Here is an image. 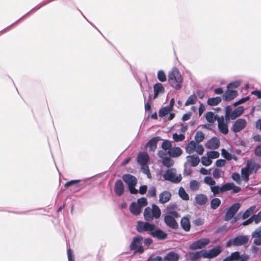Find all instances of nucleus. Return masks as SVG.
I'll return each instance as SVG.
<instances>
[{"instance_id": "e433bc0d", "label": "nucleus", "mask_w": 261, "mask_h": 261, "mask_svg": "<svg viewBox=\"0 0 261 261\" xmlns=\"http://www.w3.org/2000/svg\"><path fill=\"white\" fill-rule=\"evenodd\" d=\"M221 200L218 198H215L211 201V208L213 210L217 209L221 204Z\"/></svg>"}, {"instance_id": "c756f323", "label": "nucleus", "mask_w": 261, "mask_h": 261, "mask_svg": "<svg viewBox=\"0 0 261 261\" xmlns=\"http://www.w3.org/2000/svg\"><path fill=\"white\" fill-rule=\"evenodd\" d=\"M180 225L182 228L186 231H189L190 230L191 224L189 219L188 217H184L180 220Z\"/></svg>"}, {"instance_id": "c03bdc74", "label": "nucleus", "mask_w": 261, "mask_h": 261, "mask_svg": "<svg viewBox=\"0 0 261 261\" xmlns=\"http://www.w3.org/2000/svg\"><path fill=\"white\" fill-rule=\"evenodd\" d=\"M190 188L193 191H195L198 190L200 187L199 182L196 180H192L190 182Z\"/></svg>"}, {"instance_id": "aec40b11", "label": "nucleus", "mask_w": 261, "mask_h": 261, "mask_svg": "<svg viewBox=\"0 0 261 261\" xmlns=\"http://www.w3.org/2000/svg\"><path fill=\"white\" fill-rule=\"evenodd\" d=\"M238 95V92L236 90L227 89L223 95V99L225 101H229L233 99Z\"/></svg>"}, {"instance_id": "774afa93", "label": "nucleus", "mask_w": 261, "mask_h": 261, "mask_svg": "<svg viewBox=\"0 0 261 261\" xmlns=\"http://www.w3.org/2000/svg\"><path fill=\"white\" fill-rule=\"evenodd\" d=\"M255 154L258 156H261V143L255 149Z\"/></svg>"}, {"instance_id": "dca6fc26", "label": "nucleus", "mask_w": 261, "mask_h": 261, "mask_svg": "<svg viewBox=\"0 0 261 261\" xmlns=\"http://www.w3.org/2000/svg\"><path fill=\"white\" fill-rule=\"evenodd\" d=\"M218 126L219 131L223 134L226 135L228 133V128L223 116L218 119Z\"/></svg>"}, {"instance_id": "0eeeda50", "label": "nucleus", "mask_w": 261, "mask_h": 261, "mask_svg": "<svg viewBox=\"0 0 261 261\" xmlns=\"http://www.w3.org/2000/svg\"><path fill=\"white\" fill-rule=\"evenodd\" d=\"M143 237L137 236L134 238L132 243L130 245V249L134 250L136 253H142L144 251L142 246Z\"/></svg>"}, {"instance_id": "bb28decb", "label": "nucleus", "mask_w": 261, "mask_h": 261, "mask_svg": "<svg viewBox=\"0 0 261 261\" xmlns=\"http://www.w3.org/2000/svg\"><path fill=\"white\" fill-rule=\"evenodd\" d=\"M154 96L155 99L160 94H162L165 91V88L161 83H158L153 85Z\"/></svg>"}, {"instance_id": "052dcab7", "label": "nucleus", "mask_w": 261, "mask_h": 261, "mask_svg": "<svg viewBox=\"0 0 261 261\" xmlns=\"http://www.w3.org/2000/svg\"><path fill=\"white\" fill-rule=\"evenodd\" d=\"M148 196L151 197H153L156 196V189L154 186L150 187L148 191Z\"/></svg>"}, {"instance_id": "79ce46f5", "label": "nucleus", "mask_w": 261, "mask_h": 261, "mask_svg": "<svg viewBox=\"0 0 261 261\" xmlns=\"http://www.w3.org/2000/svg\"><path fill=\"white\" fill-rule=\"evenodd\" d=\"M178 194L179 197L184 200H188L189 199V195L186 192L184 188L182 187L179 188Z\"/></svg>"}, {"instance_id": "6e6d98bb", "label": "nucleus", "mask_w": 261, "mask_h": 261, "mask_svg": "<svg viewBox=\"0 0 261 261\" xmlns=\"http://www.w3.org/2000/svg\"><path fill=\"white\" fill-rule=\"evenodd\" d=\"M241 81L237 80L231 83H230L227 86V89H233L236 88L240 86Z\"/></svg>"}, {"instance_id": "603ef678", "label": "nucleus", "mask_w": 261, "mask_h": 261, "mask_svg": "<svg viewBox=\"0 0 261 261\" xmlns=\"http://www.w3.org/2000/svg\"><path fill=\"white\" fill-rule=\"evenodd\" d=\"M172 144L170 141L168 140H165L162 144V148L165 151L169 150L171 148Z\"/></svg>"}, {"instance_id": "c85d7f7f", "label": "nucleus", "mask_w": 261, "mask_h": 261, "mask_svg": "<svg viewBox=\"0 0 261 261\" xmlns=\"http://www.w3.org/2000/svg\"><path fill=\"white\" fill-rule=\"evenodd\" d=\"M168 153L170 156L177 158L182 154V150L178 147H171V148L168 151Z\"/></svg>"}, {"instance_id": "4be33fe9", "label": "nucleus", "mask_w": 261, "mask_h": 261, "mask_svg": "<svg viewBox=\"0 0 261 261\" xmlns=\"http://www.w3.org/2000/svg\"><path fill=\"white\" fill-rule=\"evenodd\" d=\"M195 201L199 205H203L208 201L207 196L204 194H198L195 196Z\"/></svg>"}, {"instance_id": "72a5a7b5", "label": "nucleus", "mask_w": 261, "mask_h": 261, "mask_svg": "<svg viewBox=\"0 0 261 261\" xmlns=\"http://www.w3.org/2000/svg\"><path fill=\"white\" fill-rule=\"evenodd\" d=\"M221 100V97L217 96L216 97L209 98L207 99V103L210 106H215L218 105L219 103H220Z\"/></svg>"}, {"instance_id": "58836bf2", "label": "nucleus", "mask_w": 261, "mask_h": 261, "mask_svg": "<svg viewBox=\"0 0 261 261\" xmlns=\"http://www.w3.org/2000/svg\"><path fill=\"white\" fill-rule=\"evenodd\" d=\"M210 189L211 192L213 193V196H215L219 194V193H223L222 187H219V186L214 185L213 186H211L210 187Z\"/></svg>"}, {"instance_id": "f3484780", "label": "nucleus", "mask_w": 261, "mask_h": 261, "mask_svg": "<svg viewBox=\"0 0 261 261\" xmlns=\"http://www.w3.org/2000/svg\"><path fill=\"white\" fill-rule=\"evenodd\" d=\"M251 236L254 238V244L257 246L261 245V226L252 232Z\"/></svg>"}, {"instance_id": "e2e57ef3", "label": "nucleus", "mask_w": 261, "mask_h": 261, "mask_svg": "<svg viewBox=\"0 0 261 261\" xmlns=\"http://www.w3.org/2000/svg\"><path fill=\"white\" fill-rule=\"evenodd\" d=\"M252 217L255 223H259L261 221V211L257 215H253Z\"/></svg>"}, {"instance_id": "c9c22d12", "label": "nucleus", "mask_w": 261, "mask_h": 261, "mask_svg": "<svg viewBox=\"0 0 261 261\" xmlns=\"http://www.w3.org/2000/svg\"><path fill=\"white\" fill-rule=\"evenodd\" d=\"M172 109L167 106L162 108L159 112V115L160 117H163L167 114H169L171 111Z\"/></svg>"}, {"instance_id": "338daca9", "label": "nucleus", "mask_w": 261, "mask_h": 261, "mask_svg": "<svg viewBox=\"0 0 261 261\" xmlns=\"http://www.w3.org/2000/svg\"><path fill=\"white\" fill-rule=\"evenodd\" d=\"M168 154V152H166V151L164 150H160L158 152L159 156L162 158L163 160L164 159H166L168 158L167 155Z\"/></svg>"}, {"instance_id": "680f3d73", "label": "nucleus", "mask_w": 261, "mask_h": 261, "mask_svg": "<svg viewBox=\"0 0 261 261\" xmlns=\"http://www.w3.org/2000/svg\"><path fill=\"white\" fill-rule=\"evenodd\" d=\"M195 151H196L199 155L202 154L204 152V148L203 146L201 144H199V143H197Z\"/></svg>"}, {"instance_id": "bf43d9fd", "label": "nucleus", "mask_w": 261, "mask_h": 261, "mask_svg": "<svg viewBox=\"0 0 261 261\" xmlns=\"http://www.w3.org/2000/svg\"><path fill=\"white\" fill-rule=\"evenodd\" d=\"M158 79L162 82L166 81V76L163 71L160 70L158 72Z\"/></svg>"}, {"instance_id": "09e8293b", "label": "nucleus", "mask_w": 261, "mask_h": 261, "mask_svg": "<svg viewBox=\"0 0 261 261\" xmlns=\"http://www.w3.org/2000/svg\"><path fill=\"white\" fill-rule=\"evenodd\" d=\"M162 163L165 166L167 167H170L173 165L174 161L170 158L168 157L163 160Z\"/></svg>"}, {"instance_id": "2eb2a0df", "label": "nucleus", "mask_w": 261, "mask_h": 261, "mask_svg": "<svg viewBox=\"0 0 261 261\" xmlns=\"http://www.w3.org/2000/svg\"><path fill=\"white\" fill-rule=\"evenodd\" d=\"M200 162L199 156L196 154L188 155L186 157V162L184 164V166L189 165L192 167L197 166Z\"/></svg>"}, {"instance_id": "423d86ee", "label": "nucleus", "mask_w": 261, "mask_h": 261, "mask_svg": "<svg viewBox=\"0 0 261 261\" xmlns=\"http://www.w3.org/2000/svg\"><path fill=\"white\" fill-rule=\"evenodd\" d=\"M248 240L249 238L247 236H239L228 240L226 243V247L242 246L246 244L248 242Z\"/></svg>"}, {"instance_id": "a878e982", "label": "nucleus", "mask_w": 261, "mask_h": 261, "mask_svg": "<svg viewBox=\"0 0 261 261\" xmlns=\"http://www.w3.org/2000/svg\"><path fill=\"white\" fill-rule=\"evenodd\" d=\"M189 257L191 260L195 261L200 258L201 257L204 258L203 250L199 251L190 252L188 253Z\"/></svg>"}, {"instance_id": "393cba45", "label": "nucleus", "mask_w": 261, "mask_h": 261, "mask_svg": "<svg viewBox=\"0 0 261 261\" xmlns=\"http://www.w3.org/2000/svg\"><path fill=\"white\" fill-rule=\"evenodd\" d=\"M161 139L160 137H155L151 139L147 143V146L149 147V150L154 151L156 148V145L159 140Z\"/></svg>"}, {"instance_id": "ddd939ff", "label": "nucleus", "mask_w": 261, "mask_h": 261, "mask_svg": "<svg viewBox=\"0 0 261 261\" xmlns=\"http://www.w3.org/2000/svg\"><path fill=\"white\" fill-rule=\"evenodd\" d=\"M240 207V204L239 203H236L232 204L227 210L224 217V220L228 221L232 218Z\"/></svg>"}, {"instance_id": "5701e85b", "label": "nucleus", "mask_w": 261, "mask_h": 261, "mask_svg": "<svg viewBox=\"0 0 261 261\" xmlns=\"http://www.w3.org/2000/svg\"><path fill=\"white\" fill-rule=\"evenodd\" d=\"M149 156L146 152L140 153L137 157L138 163L141 166L146 165L149 160Z\"/></svg>"}, {"instance_id": "7ed1b4c3", "label": "nucleus", "mask_w": 261, "mask_h": 261, "mask_svg": "<svg viewBox=\"0 0 261 261\" xmlns=\"http://www.w3.org/2000/svg\"><path fill=\"white\" fill-rule=\"evenodd\" d=\"M178 217L179 215L177 212H170L164 216V222L168 227L172 229H177L178 225L175 219Z\"/></svg>"}, {"instance_id": "1a4fd4ad", "label": "nucleus", "mask_w": 261, "mask_h": 261, "mask_svg": "<svg viewBox=\"0 0 261 261\" xmlns=\"http://www.w3.org/2000/svg\"><path fill=\"white\" fill-rule=\"evenodd\" d=\"M210 242V241L208 239H201L193 242L189 246V248L191 250L200 249L204 248Z\"/></svg>"}, {"instance_id": "473e14b6", "label": "nucleus", "mask_w": 261, "mask_h": 261, "mask_svg": "<svg viewBox=\"0 0 261 261\" xmlns=\"http://www.w3.org/2000/svg\"><path fill=\"white\" fill-rule=\"evenodd\" d=\"M205 119L209 123H214L215 121H218V119L220 117H218V115H215L214 113L212 112H207L205 114Z\"/></svg>"}, {"instance_id": "9b49d317", "label": "nucleus", "mask_w": 261, "mask_h": 261, "mask_svg": "<svg viewBox=\"0 0 261 261\" xmlns=\"http://www.w3.org/2000/svg\"><path fill=\"white\" fill-rule=\"evenodd\" d=\"M155 225L148 222L139 221L137 225V230L139 232L149 231L150 233L155 228Z\"/></svg>"}, {"instance_id": "37998d69", "label": "nucleus", "mask_w": 261, "mask_h": 261, "mask_svg": "<svg viewBox=\"0 0 261 261\" xmlns=\"http://www.w3.org/2000/svg\"><path fill=\"white\" fill-rule=\"evenodd\" d=\"M204 134L201 131L196 132L194 139L197 143L202 142L204 139Z\"/></svg>"}, {"instance_id": "f257e3e1", "label": "nucleus", "mask_w": 261, "mask_h": 261, "mask_svg": "<svg viewBox=\"0 0 261 261\" xmlns=\"http://www.w3.org/2000/svg\"><path fill=\"white\" fill-rule=\"evenodd\" d=\"M161 215V210L155 204H152L151 207H146L143 214L144 219L148 222L153 220V219H159Z\"/></svg>"}, {"instance_id": "cd10ccee", "label": "nucleus", "mask_w": 261, "mask_h": 261, "mask_svg": "<svg viewBox=\"0 0 261 261\" xmlns=\"http://www.w3.org/2000/svg\"><path fill=\"white\" fill-rule=\"evenodd\" d=\"M142 208L136 202H132L129 206L130 213L135 216L139 215L142 212Z\"/></svg>"}, {"instance_id": "69168bd1", "label": "nucleus", "mask_w": 261, "mask_h": 261, "mask_svg": "<svg viewBox=\"0 0 261 261\" xmlns=\"http://www.w3.org/2000/svg\"><path fill=\"white\" fill-rule=\"evenodd\" d=\"M67 255L68 261H74V256L72 251L71 249L67 250Z\"/></svg>"}, {"instance_id": "ea45409f", "label": "nucleus", "mask_w": 261, "mask_h": 261, "mask_svg": "<svg viewBox=\"0 0 261 261\" xmlns=\"http://www.w3.org/2000/svg\"><path fill=\"white\" fill-rule=\"evenodd\" d=\"M255 209V206H251L248 208L243 214L242 216L243 219H246L253 213Z\"/></svg>"}, {"instance_id": "5fc2aeb1", "label": "nucleus", "mask_w": 261, "mask_h": 261, "mask_svg": "<svg viewBox=\"0 0 261 261\" xmlns=\"http://www.w3.org/2000/svg\"><path fill=\"white\" fill-rule=\"evenodd\" d=\"M234 184L233 182H227L222 186L223 193L232 189Z\"/></svg>"}, {"instance_id": "0e129e2a", "label": "nucleus", "mask_w": 261, "mask_h": 261, "mask_svg": "<svg viewBox=\"0 0 261 261\" xmlns=\"http://www.w3.org/2000/svg\"><path fill=\"white\" fill-rule=\"evenodd\" d=\"M231 177L233 180L237 182V183L239 184L241 183L240 175L239 173L237 172L233 173L232 174Z\"/></svg>"}, {"instance_id": "b1692460", "label": "nucleus", "mask_w": 261, "mask_h": 261, "mask_svg": "<svg viewBox=\"0 0 261 261\" xmlns=\"http://www.w3.org/2000/svg\"><path fill=\"white\" fill-rule=\"evenodd\" d=\"M171 197V194L167 191H164L159 195V202L162 204L168 202Z\"/></svg>"}, {"instance_id": "864d4df0", "label": "nucleus", "mask_w": 261, "mask_h": 261, "mask_svg": "<svg viewBox=\"0 0 261 261\" xmlns=\"http://www.w3.org/2000/svg\"><path fill=\"white\" fill-rule=\"evenodd\" d=\"M219 153L216 151H210L207 152V155L210 158L211 160L217 159L219 156Z\"/></svg>"}, {"instance_id": "a211bd4d", "label": "nucleus", "mask_w": 261, "mask_h": 261, "mask_svg": "<svg viewBox=\"0 0 261 261\" xmlns=\"http://www.w3.org/2000/svg\"><path fill=\"white\" fill-rule=\"evenodd\" d=\"M205 146L208 149H216L220 146V141L218 138L213 137L206 142Z\"/></svg>"}, {"instance_id": "39448f33", "label": "nucleus", "mask_w": 261, "mask_h": 261, "mask_svg": "<svg viewBox=\"0 0 261 261\" xmlns=\"http://www.w3.org/2000/svg\"><path fill=\"white\" fill-rule=\"evenodd\" d=\"M164 178L166 180H169L174 183L179 182L182 177L181 174H177L176 170L174 168H171L166 171L163 175Z\"/></svg>"}, {"instance_id": "de8ad7c7", "label": "nucleus", "mask_w": 261, "mask_h": 261, "mask_svg": "<svg viewBox=\"0 0 261 261\" xmlns=\"http://www.w3.org/2000/svg\"><path fill=\"white\" fill-rule=\"evenodd\" d=\"M203 182L210 187L216 185V181L210 176H205L203 179Z\"/></svg>"}, {"instance_id": "2f4dec72", "label": "nucleus", "mask_w": 261, "mask_h": 261, "mask_svg": "<svg viewBox=\"0 0 261 261\" xmlns=\"http://www.w3.org/2000/svg\"><path fill=\"white\" fill-rule=\"evenodd\" d=\"M197 143L193 140L190 141L186 145L185 150L187 153L191 154L195 151Z\"/></svg>"}, {"instance_id": "3c124183", "label": "nucleus", "mask_w": 261, "mask_h": 261, "mask_svg": "<svg viewBox=\"0 0 261 261\" xmlns=\"http://www.w3.org/2000/svg\"><path fill=\"white\" fill-rule=\"evenodd\" d=\"M185 138V136L184 134H177L174 133L173 134V139L175 142H179L184 140Z\"/></svg>"}, {"instance_id": "13d9d810", "label": "nucleus", "mask_w": 261, "mask_h": 261, "mask_svg": "<svg viewBox=\"0 0 261 261\" xmlns=\"http://www.w3.org/2000/svg\"><path fill=\"white\" fill-rule=\"evenodd\" d=\"M223 174V172L219 169H215L213 172V176L217 179L220 178Z\"/></svg>"}, {"instance_id": "49530a36", "label": "nucleus", "mask_w": 261, "mask_h": 261, "mask_svg": "<svg viewBox=\"0 0 261 261\" xmlns=\"http://www.w3.org/2000/svg\"><path fill=\"white\" fill-rule=\"evenodd\" d=\"M201 163L203 166H208L212 164V161L208 156H202L201 158Z\"/></svg>"}, {"instance_id": "20e7f679", "label": "nucleus", "mask_w": 261, "mask_h": 261, "mask_svg": "<svg viewBox=\"0 0 261 261\" xmlns=\"http://www.w3.org/2000/svg\"><path fill=\"white\" fill-rule=\"evenodd\" d=\"M123 180L127 185L128 189L132 194H137L138 190L135 188L137 179L135 176L129 174H124L122 177Z\"/></svg>"}, {"instance_id": "f8f14e48", "label": "nucleus", "mask_w": 261, "mask_h": 261, "mask_svg": "<svg viewBox=\"0 0 261 261\" xmlns=\"http://www.w3.org/2000/svg\"><path fill=\"white\" fill-rule=\"evenodd\" d=\"M248 258L247 255L244 254L240 255L239 252L236 251L224 258L223 261H245Z\"/></svg>"}, {"instance_id": "412c9836", "label": "nucleus", "mask_w": 261, "mask_h": 261, "mask_svg": "<svg viewBox=\"0 0 261 261\" xmlns=\"http://www.w3.org/2000/svg\"><path fill=\"white\" fill-rule=\"evenodd\" d=\"M114 190L117 196H121L123 194L124 187L123 182L120 179L117 180L114 186Z\"/></svg>"}, {"instance_id": "4d7b16f0", "label": "nucleus", "mask_w": 261, "mask_h": 261, "mask_svg": "<svg viewBox=\"0 0 261 261\" xmlns=\"http://www.w3.org/2000/svg\"><path fill=\"white\" fill-rule=\"evenodd\" d=\"M255 166V163H254L252 161H248L245 167L249 170L250 173H251L252 172L254 169Z\"/></svg>"}, {"instance_id": "f704fd0d", "label": "nucleus", "mask_w": 261, "mask_h": 261, "mask_svg": "<svg viewBox=\"0 0 261 261\" xmlns=\"http://www.w3.org/2000/svg\"><path fill=\"white\" fill-rule=\"evenodd\" d=\"M32 12H33V11H31V10L28 12L26 14H25L24 15H23L21 17H20L19 19H18L17 20H16V21H15L14 23H12L11 24H10V25L7 27L6 28H5V29H4L3 30H2L0 32L1 33H5L8 31H9L10 30V29L13 27L14 24H17L20 20H21L22 19H23V18H24L25 17H26L27 15H28L30 13H31Z\"/></svg>"}, {"instance_id": "4468645a", "label": "nucleus", "mask_w": 261, "mask_h": 261, "mask_svg": "<svg viewBox=\"0 0 261 261\" xmlns=\"http://www.w3.org/2000/svg\"><path fill=\"white\" fill-rule=\"evenodd\" d=\"M246 125L247 122L245 119L239 118L234 122L231 129L235 133H239L242 130Z\"/></svg>"}, {"instance_id": "f03ea898", "label": "nucleus", "mask_w": 261, "mask_h": 261, "mask_svg": "<svg viewBox=\"0 0 261 261\" xmlns=\"http://www.w3.org/2000/svg\"><path fill=\"white\" fill-rule=\"evenodd\" d=\"M168 82L173 88L178 90L182 87V78L179 72L173 70L168 75Z\"/></svg>"}, {"instance_id": "6ab92c4d", "label": "nucleus", "mask_w": 261, "mask_h": 261, "mask_svg": "<svg viewBox=\"0 0 261 261\" xmlns=\"http://www.w3.org/2000/svg\"><path fill=\"white\" fill-rule=\"evenodd\" d=\"M151 234L152 237L156 238L159 240H164L167 237V233L160 229H156V227L155 228L153 229V230L151 232Z\"/></svg>"}, {"instance_id": "a18cd8bd", "label": "nucleus", "mask_w": 261, "mask_h": 261, "mask_svg": "<svg viewBox=\"0 0 261 261\" xmlns=\"http://www.w3.org/2000/svg\"><path fill=\"white\" fill-rule=\"evenodd\" d=\"M197 99V97L195 94L191 95L187 99L185 105L189 106L191 105H193L195 103Z\"/></svg>"}, {"instance_id": "9d476101", "label": "nucleus", "mask_w": 261, "mask_h": 261, "mask_svg": "<svg viewBox=\"0 0 261 261\" xmlns=\"http://www.w3.org/2000/svg\"><path fill=\"white\" fill-rule=\"evenodd\" d=\"M222 251V248L220 246H217L215 248L210 250H203L204 258H213L217 256Z\"/></svg>"}, {"instance_id": "7c9ffc66", "label": "nucleus", "mask_w": 261, "mask_h": 261, "mask_svg": "<svg viewBox=\"0 0 261 261\" xmlns=\"http://www.w3.org/2000/svg\"><path fill=\"white\" fill-rule=\"evenodd\" d=\"M179 258L178 254L174 252H170L164 257V261H178Z\"/></svg>"}, {"instance_id": "a19ab883", "label": "nucleus", "mask_w": 261, "mask_h": 261, "mask_svg": "<svg viewBox=\"0 0 261 261\" xmlns=\"http://www.w3.org/2000/svg\"><path fill=\"white\" fill-rule=\"evenodd\" d=\"M251 174L249 170L246 168H243L241 169V175L243 179L245 181H248L249 176Z\"/></svg>"}, {"instance_id": "8fccbe9b", "label": "nucleus", "mask_w": 261, "mask_h": 261, "mask_svg": "<svg viewBox=\"0 0 261 261\" xmlns=\"http://www.w3.org/2000/svg\"><path fill=\"white\" fill-rule=\"evenodd\" d=\"M136 203H137L142 208H143L147 204V201L146 198L142 197L138 199Z\"/></svg>"}, {"instance_id": "4c0bfd02", "label": "nucleus", "mask_w": 261, "mask_h": 261, "mask_svg": "<svg viewBox=\"0 0 261 261\" xmlns=\"http://www.w3.org/2000/svg\"><path fill=\"white\" fill-rule=\"evenodd\" d=\"M221 154H222V155L224 158L227 159V160L229 161V160H232L233 159L236 160V158L234 154H232L229 153L228 151H227L225 149H222V150H221Z\"/></svg>"}, {"instance_id": "6e6552de", "label": "nucleus", "mask_w": 261, "mask_h": 261, "mask_svg": "<svg viewBox=\"0 0 261 261\" xmlns=\"http://www.w3.org/2000/svg\"><path fill=\"white\" fill-rule=\"evenodd\" d=\"M244 108L242 106H240L235 109L230 114L229 116V111H230V107L227 106L226 108V114L225 117L226 119H228L229 117L231 119H235L238 117L240 116L244 112Z\"/></svg>"}]
</instances>
